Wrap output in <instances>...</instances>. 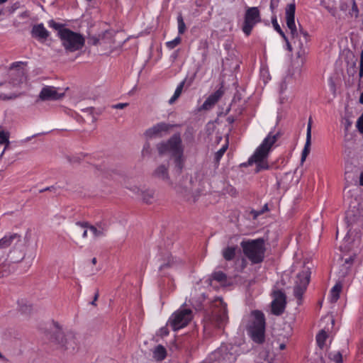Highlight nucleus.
<instances>
[{
    "mask_svg": "<svg viewBox=\"0 0 363 363\" xmlns=\"http://www.w3.org/2000/svg\"><path fill=\"white\" fill-rule=\"evenodd\" d=\"M60 39L65 50L69 52L81 50L85 43V39L82 35L69 29L60 31Z\"/></svg>",
    "mask_w": 363,
    "mask_h": 363,
    "instance_id": "nucleus-5",
    "label": "nucleus"
},
{
    "mask_svg": "<svg viewBox=\"0 0 363 363\" xmlns=\"http://www.w3.org/2000/svg\"><path fill=\"white\" fill-rule=\"evenodd\" d=\"M65 96V92H60V89L52 86H45L40 91L38 99L43 101H57Z\"/></svg>",
    "mask_w": 363,
    "mask_h": 363,
    "instance_id": "nucleus-15",
    "label": "nucleus"
},
{
    "mask_svg": "<svg viewBox=\"0 0 363 363\" xmlns=\"http://www.w3.org/2000/svg\"><path fill=\"white\" fill-rule=\"evenodd\" d=\"M359 184L361 186H363V172H361L360 176H359Z\"/></svg>",
    "mask_w": 363,
    "mask_h": 363,
    "instance_id": "nucleus-58",
    "label": "nucleus"
},
{
    "mask_svg": "<svg viewBox=\"0 0 363 363\" xmlns=\"http://www.w3.org/2000/svg\"><path fill=\"white\" fill-rule=\"evenodd\" d=\"M192 318L191 309L183 308L174 313L168 321L174 330H177L188 325Z\"/></svg>",
    "mask_w": 363,
    "mask_h": 363,
    "instance_id": "nucleus-8",
    "label": "nucleus"
},
{
    "mask_svg": "<svg viewBox=\"0 0 363 363\" xmlns=\"http://www.w3.org/2000/svg\"><path fill=\"white\" fill-rule=\"evenodd\" d=\"M0 359H6L5 357L0 352Z\"/></svg>",
    "mask_w": 363,
    "mask_h": 363,
    "instance_id": "nucleus-62",
    "label": "nucleus"
},
{
    "mask_svg": "<svg viewBox=\"0 0 363 363\" xmlns=\"http://www.w3.org/2000/svg\"><path fill=\"white\" fill-rule=\"evenodd\" d=\"M7 0H0V4H2V3H4L5 1H6Z\"/></svg>",
    "mask_w": 363,
    "mask_h": 363,
    "instance_id": "nucleus-64",
    "label": "nucleus"
},
{
    "mask_svg": "<svg viewBox=\"0 0 363 363\" xmlns=\"http://www.w3.org/2000/svg\"><path fill=\"white\" fill-rule=\"evenodd\" d=\"M157 150L160 155L170 154L174 157L177 154H183L184 150L179 135L174 134L168 140L158 143Z\"/></svg>",
    "mask_w": 363,
    "mask_h": 363,
    "instance_id": "nucleus-6",
    "label": "nucleus"
},
{
    "mask_svg": "<svg viewBox=\"0 0 363 363\" xmlns=\"http://www.w3.org/2000/svg\"><path fill=\"white\" fill-rule=\"evenodd\" d=\"M285 42L286 43L287 49L289 51H291L292 50V46H291V43H289V39H287V41H285Z\"/></svg>",
    "mask_w": 363,
    "mask_h": 363,
    "instance_id": "nucleus-56",
    "label": "nucleus"
},
{
    "mask_svg": "<svg viewBox=\"0 0 363 363\" xmlns=\"http://www.w3.org/2000/svg\"><path fill=\"white\" fill-rule=\"evenodd\" d=\"M342 285L340 281H338L330 291L331 302H336L340 298V293L342 291Z\"/></svg>",
    "mask_w": 363,
    "mask_h": 363,
    "instance_id": "nucleus-30",
    "label": "nucleus"
},
{
    "mask_svg": "<svg viewBox=\"0 0 363 363\" xmlns=\"http://www.w3.org/2000/svg\"><path fill=\"white\" fill-rule=\"evenodd\" d=\"M89 223L77 222L71 228L70 237L77 245H81L82 240L87 238Z\"/></svg>",
    "mask_w": 363,
    "mask_h": 363,
    "instance_id": "nucleus-12",
    "label": "nucleus"
},
{
    "mask_svg": "<svg viewBox=\"0 0 363 363\" xmlns=\"http://www.w3.org/2000/svg\"><path fill=\"white\" fill-rule=\"evenodd\" d=\"M244 255L253 264H259L264 259L266 251L265 241L263 238L243 240L240 243Z\"/></svg>",
    "mask_w": 363,
    "mask_h": 363,
    "instance_id": "nucleus-3",
    "label": "nucleus"
},
{
    "mask_svg": "<svg viewBox=\"0 0 363 363\" xmlns=\"http://www.w3.org/2000/svg\"><path fill=\"white\" fill-rule=\"evenodd\" d=\"M228 144L224 145L218 151H217L215 154V159L217 162H218L220 158L223 157V154L228 149Z\"/></svg>",
    "mask_w": 363,
    "mask_h": 363,
    "instance_id": "nucleus-37",
    "label": "nucleus"
},
{
    "mask_svg": "<svg viewBox=\"0 0 363 363\" xmlns=\"http://www.w3.org/2000/svg\"><path fill=\"white\" fill-rule=\"evenodd\" d=\"M177 23H178V32L179 34H183L186 30V25L184 23V21L182 14H179L177 16Z\"/></svg>",
    "mask_w": 363,
    "mask_h": 363,
    "instance_id": "nucleus-34",
    "label": "nucleus"
},
{
    "mask_svg": "<svg viewBox=\"0 0 363 363\" xmlns=\"http://www.w3.org/2000/svg\"><path fill=\"white\" fill-rule=\"evenodd\" d=\"M295 3H291L287 5L285 12L286 22L287 27L290 30L291 38L293 40V43L295 45H298L300 50L298 52V56H300L302 53H304L305 52L304 45L301 42L300 36H303L305 43H306L308 39V34L306 31H304L301 29L300 30L299 33L297 31L295 24Z\"/></svg>",
    "mask_w": 363,
    "mask_h": 363,
    "instance_id": "nucleus-2",
    "label": "nucleus"
},
{
    "mask_svg": "<svg viewBox=\"0 0 363 363\" xmlns=\"http://www.w3.org/2000/svg\"><path fill=\"white\" fill-rule=\"evenodd\" d=\"M99 296V291H97L94 295L93 301L91 302V304L93 306H96V301L98 299Z\"/></svg>",
    "mask_w": 363,
    "mask_h": 363,
    "instance_id": "nucleus-49",
    "label": "nucleus"
},
{
    "mask_svg": "<svg viewBox=\"0 0 363 363\" xmlns=\"http://www.w3.org/2000/svg\"><path fill=\"white\" fill-rule=\"evenodd\" d=\"M180 43H181V38L177 37L174 40L167 42L166 45L168 48L173 49L176 46H177Z\"/></svg>",
    "mask_w": 363,
    "mask_h": 363,
    "instance_id": "nucleus-38",
    "label": "nucleus"
},
{
    "mask_svg": "<svg viewBox=\"0 0 363 363\" xmlns=\"http://www.w3.org/2000/svg\"><path fill=\"white\" fill-rule=\"evenodd\" d=\"M72 338L73 335L72 334L65 335L63 332L59 328L55 329L51 337L52 341L56 342L65 349H69V347L74 348V346L72 344H69V342L68 341Z\"/></svg>",
    "mask_w": 363,
    "mask_h": 363,
    "instance_id": "nucleus-17",
    "label": "nucleus"
},
{
    "mask_svg": "<svg viewBox=\"0 0 363 363\" xmlns=\"http://www.w3.org/2000/svg\"><path fill=\"white\" fill-rule=\"evenodd\" d=\"M152 177L154 179L160 180L173 187V182H172L169 174L168 164H161L158 165L152 172Z\"/></svg>",
    "mask_w": 363,
    "mask_h": 363,
    "instance_id": "nucleus-16",
    "label": "nucleus"
},
{
    "mask_svg": "<svg viewBox=\"0 0 363 363\" xmlns=\"http://www.w3.org/2000/svg\"><path fill=\"white\" fill-rule=\"evenodd\" d=\"M93 111H94V108H92V107H88V108H86L82 110V111L87 112L89 114H92Z\"/></svg>",
    "mask_w": 363,
    "mask_h": 363,
    "instance_id": "nucleus-50",
    "label": "nucleus"
},
{
    "mask_svg": "<svg viewBox=\"0 0 363 363\" xmlns=\"http://www.w3.org/2000/svg\"><path fill=\"white\" fill-rule=\"evenodd\" d=\"M279 136V133H277L275 134L269 133L249 159V164H252L253 163L256 164V172L269 169V166L268 164L267 157L272 146L277 141Z\"/></svg>",
    "mask_w": 363,
    "mask_h": 363,
    "instance_id": "nucleus-1",
    "label": "nucleus"
},
{
    "mask_svg": "<svg viewBox=\"0 0 363 363\" xmlns=\"http://www.w3.org/2000/svg\"><path fill=\"white\" fill-rule=\"evenodd\" d=\"M223 94V91L220 89L211 94L203 102L202 108L204 110L211 108L218 101Z\"/></svg>",
    "mask_w": 363,
    "mask_h": 363,
    "instance_id": "nucleus-21",
    "label": "nucleus"
},
{
    "mask_svg": "<svg viewBox=\"0 0 363 363\" xmlns=\"http://www.w3.org/2000/svg\"><path fill=\"white\" fill-rule=\"evenodd\" d=\"M162 335H168L169 332L166 328H162L161 330Z\"/></svg>",
    "mask_w": 363,
    "mask_h": 363,
    "instance_id": "nucleus-52",
    "label": "nucleus"
},
{
    "mask_svg": "<svg viewBox=\"0 0 363 363\" xmlns=\"http://www.w3.org/2000/svg\"><path fill=\"white\" fill-rule=\"evenodd\" d=\"M269 211V208H268V205L266 203L263 207L260 210V211L262 212V213H264V212H267Z\"/></svg>",
    "mask_w": 363,
    "mask_h": 363,
    "instance_id": "nucleus-54",
    "label": "nucleus"
},
{
    "mask_svg": "<svg viewBox=\"0 0 363 363\" xmlns=\"http://www.w3.org/2000/svg\"><path fill=\"white\" fill-rule=\"evenodd\" d=\"M185 82H186V79L183 80L177 87L175 91H174V95L172 96V97L169 100V103L170 104H172L174 103V101L180 96L182 92V90H183V88H184V86L185 84Z\"/></svg>",
    "mask_w": 363,
    "mask_h": 363,
    "instance_id": "nucleus-31",
    "label": "nucleus"
},
{
    "mask_svg": "<svg viewBox=\"0 0 363 363\" xmlns=\"http://www.w3.org/2000/svg\"><path fill=\"white\" fill-rule=\"evenodd\" d=\"M238 247L236 246L227 247L223 250L222 255L227 261L233 260L235 257Z\"/></svg>",
    "mask_w": 363,
    "mask_h": 363,
    "instance_id": "nucleus-28",
    "label": "nucleus"
},
{
    "mask_svg": "<svg viewBox=\"0 0 363 363\" xmlns=\"http://www.w3.org/2000/svg\"><path fill=\"white\" fill-rule=\"evenodd\" d=\"M359 76L360 78L363 77V66H359Z\"/></svg>",
    "mask_w": 363,
    "mask_h": 363,
    "instance_id": "nucleus-57",
    "label": "nucleus"
},
{
    "mask_svg": "<svg viewBox=\"0 0 363 363\" xmlns=\"http://www.w3.org/2000/svg\"><path fill=\"white\" fill-rule=\"evenodd\" d=\"M311 128H312V119L309 118L308 125H307V131H306V143L302 151L301 162L303 163L310 153L311 151Z\"/></svg>",
    "mask_w": 363,
    "mask_h": 363,
    "instance_id": "nucleus-19",
    "label": "nucleus"
},
{
    "mask_svg": "<svg viewBox=\"0 0 363 363\" xmlns=\"http://www.w3.org/2000/svg\"><path fill=\"white\" fill-rule=\"evenodd\" d=\"M89 41L90 43H91L94 45H96L99 43V39L96 37H90L89 38Z\"/></svg>",
    "mask_w": 363,
    "mask_h": 363,
    "instance_id": "nucleus-46",
    "label": "nucleus"
},
{
    "mask_svg": "<svg viewBox=\"0 0 363 363\" xmlns=\"http://www.w3.org/2000/svg\"><path fill=\"white\" fill-rule=\"evenodd\" d=\"M128 106V103H119L115 105H113V108L116 109H123Z\"/></svg>",
    "mask_w": 363,
    "mask_h": 363,
    "instance_id": "nucleus-42",
    "label": "nucleus"
},
{
    "mask_svg": "<svg viewBox=\"0 0 363 363\" xmlns=\"http://www.w3.org/2000/svg\"><path fill=\"white\" fill-rule=\"evenodd\" d=\"M359 66H363V50L360 53Z\"/></svg>",
    "mask_w": 363,
    "mask_h": 363,
    "instance_id": "nucleus-55",
    "label": "nucleus"
},
{
    "mask_svg": "<svg viewBox=\"0 0 363 363\" xmlns=\"http://www.w3.org/2000/svg\"><path fill=\"white\" fill-rule=\"evenodd\" d=\"M237 355L231 345H221L211 354V358L218 363H234Z\"/></svg>",
    "mask_w": 363,
    "mask_h": 363,
    "instance_id": "nucleus-7",
    "label": "nucleus"
},
{
    "mask_svg": "<svg viewBox=\"0 0 363 363\" xmlns=\"http://www.w3.org/2000/svg\"><path fill=\"white\" fill-rule=\"evenodd\" d=\"M279 0H271L270 2V9L272 11H274L275 8L278 6Z\"/></svg>",
    "mask_w": 363,
    "mask_h": 363,
    "instance_id": "nucleus-45",
    "label": "nucleus"
},
{
    "mask_svg": "<svg viewBox=\"0 0 363 363\" xmlns=\"http://www.w3.org/2000/svg\"><path fill=\"white\" fill-rule=\"evenodd\" d=\"M150 145L149 143H146L145 145H144V147H143V155H150Z\"/></svg>",
    "mask_w": 363,
    "mask_h": 363,
    "instance_id": "nucleus-43",
    "label": "nucleus"
},
{
    "mask_svg": "<svg viewBox=\"0 0 363 363\" xmlns=\"http://www.w3.org/2000/svg\"><path fill=\"white\" fill-rule=\"evenodd\" d=\"M228 121L230 122V123H233V118H231L230 117H228Z\"/></svg>",
    "mask_w": 363,
    "mask_h": 363,
    "instance_id": "nucleus-61",
    "label": "nucleus"
},
{
    "mask_svg": "<svg viewBox=\"0 0 363 363\" xmlns=\"http://www.w3.org/2000/svg\"><path fill=\"white\" fill-rule=\"evenodd\" d=\"M272 23L273 25V27L275 29L276 31H279L280 30H281L280 26L279 25L278 22H277V18L276 16H274V18H272Z\"/></svg>",
    "mask_w": 363,
    "mask_h": 363,
    "instance_id": "nucleus-41",
    "label": "nucleus"
},
{
    "mask_svg": "<svg viewBox=\"0 0 363 363\" xmlns=\"http://www.w3.org/2000/svg\"><path fill=\"white\" fill-rule=\"evenodd\" d=\"M18 95H16V94H13L10 96H6V95H1L0 96V98L4 99V100H7V99H16L18 97Z\"/></svg>",
    "mask_w": 363,
    "mask_h": 363,
    "instance_id": "nucleus-47",
    "label": "nucleus"
},
{
    "mask_svg": "<svg viewBox=\"0 0 363 363\" xmlns=\"http://www.w3.org/2000/svg\"><path fill=\"white\" fill-rule=\"evenodd\" d=\"M247 332L252 340L258 344L264 341L265 318L260 311H253L250 315Z\"/></svg>",
    "mask_w": 363,
    "mask_h": 363,
    "instance_id": "nucleus-4",
    "label": "nucleus"
},
{
    "mask_svg": "<svg viewBox=\"0 0 363 363\" xmlns=\"http://www.w3.org/2000/svg\"><path fill=\"white\" fill-rule=\"evenodd\" d=\"M31 35L39 40L45 41L49 37L50 33L43 23H39L33 26Z\"/></svg>",
    "mask_w": 363,
    "mask_h": 363,
    "instance_id": "nucleus-20",
    "label": "nucleus"
},
{
    "mask_svg": "<svg viewBox=\"0 0 363 363\" xmlns=\"http://www.w3.org/2000/svg\"><path fill=\"white\" fill-rule=\"evenodd\" d=\"M203 46L205 48H207L208 45H207V43L205 42L203 43Z\"/></svg>",
    "mask_w": 363,
    "mask_h": 363,
    "instance_id": "nucleus-63",
    "label": "nucleus"
},
{
    "mask_svg": "<svg viewBox=\"0 0 363 363\" xmlns=\"http://www.w3.org/2000/svg\"><path fill=\"white\" fill-rule=\"evenodd\" d=\"M329 358L335 362V363H342V355L340 352H330L328 354Z\"/></svg>",
    "mask_w": 363,
    "mask_h": 363,
    "instance_id": "nucleus-33",
    "label": "nucleus"
},
{
    "mask_svg": "<svg viewBox=\"0 0 363 363\" xmlns=\"http://www.w3.org/2000/svg\"><path fill=\"white\" fill-rule=\"evenodd\" d=\"M323 320L327 322V323H330V325H331V327L333 326L334 323H335L334 319L332 318L331 317H325V318H324Z\"/></svg>",
    "mask_w": 363,
    "mask_h": 363,
    "instance_id": "nucleus-48",
    "label": "nucleus"
},
{
    "mask_svg": "<svg viewBox=\"0 0 363 363\" xmlns=\"http://www.w3.org/2000/svg\"><path fill=\"white\" fill-rule=\"evenodd\" d=\"M329 328H325L322 329L316 335V342L318 345V347L320 349H323L325 346V342L328 337Z\"/></svg>",
    "mask_w": 363,
    "mask_h": 363,
    "instance_id": "nucleus-27",
    "label": "nucleus"
},
{
    "mask_svg": "<svg viewBox=\"0 0 363 363\" xmlns=\"http://www.w3.org/2000/svg\"><path fill=\"white\" fill-rule=\"evenodd\" d=\"M357 128L358 130L363 134V113L357 121Z\"/></svg>",
    "mask_w": 363,
    "mask_h": 363,
    "instance_id": "nucleus-40",
    "label": "nucleus"
},
{
    "mask_svg": "<svg viewBox=\"0 0 363 363\" xmlns=\"http://www.w3.org/2000/svg\"><path fill=\"white\" fill-rule=\"evenodd\" d=\"M23 63L18 62L12 64L9 70V82L13 86H18L26 81Z\"/></svg>",
    "mask_w": 363,
    "mask_h": 363,
    "instance_id": "nucleus-11",
    "label": "nucleus"
},
{
    "mask_svg": "<svg viewBox=\"0 0 363 363\" xmlns=\"http://www.w3.org/2000/svg\"><path fill=\"white\" fill-rule=\"evenodd\" d=\"M91 263L93 264H96V258L94 257L92 259H91Z\"/></svg>",
    "mask_w": 363,
    "mask_h": 363,
    "instance_id": "nucleus-60",
    "label": "nucleus"
},
{
    "mask_svg": "<svg viewBox=\"0 0 363 363\" xmlns=\"http://www.w3.org/2000/svg\"><path fill=\"white\" fill-rule=\"evenodd\" d=\"M173 126L164 122L158 123L147 129L144 134L147 138H162L167 135Z\"/></svg>",
    "mask_w": 363,
    "mask_h": 363,
    "instance_id": "nucleus-13",
    "label": "nucleus"
},
{
    "mask_svg": "<svg viewBox=\"0 0 363 363\" xmlns=\"http://www.w3.org/2000/svg\"><path fill=\"white\" fill-rule=\"evenodd\" d=\"M135 194L141 198L143 202L146 203H152L155 199V191L152 189L143 190L135 187L134 189Z\"/></svg>",
    "mask_w": 363,
    "mask_h": 363,
    "instance_id": "nucleus-23",
    "label": "nucleus"
},
{
    "mask_svg": "<svg viewBox=\"0 0 363 363\" xmlns=\"http://www.w3.org/2000/svg\"><path fill=\"white\" fill-rule=\"evenodd\" d=\"M213 318L216 321V327L220 328L228 320V314L226 306H223L218 313H215Z\"/></svg>",
    "mask_w": 363,
    "mask_h": 363,
    "instance_id": "nucleus-25",
    "label": "nucleus"
},
{
    "mask_svg": "<svg viewBox=\"0 0 363 363\" xmlns=\"http://www.w3.org/2000/svg\"><path fill=\"white\" fill-rule=\"evenodd\" d=\"M89 230L93 235L94 239L103 237L107 231V226L102 223H96L95 225L89 224Z\"/></svg>",
    "mask_w": 363,
    "mask_h": 363,
    "instance_id": "nucleus-22",
    "label": "nucleus"
},
{
    "mask_svg": "<svg viewBox=\"0 0 363 363\" xmlns=\"http://www.w3.org/2000/svg\"><path fill=\"white\" fill-rule=\"evenodd\" d=\"M166 355V349L161 345H157L153 351V357L157 361L163 360Z\"/></svg>",
    "mask_w": 363,
    "mask_h": 363,
    "instance_id": "nucleus-29",
    "label": "nucleus"
},
{
    "mask_svg": "<svg viewBox=\"0 0 363 363\" xmlns=\"http://www.w3.org/2000/svg\"><path fill=\"white\" fill-rule=\"evenodd\" d=\"M274 299L271 303L272 313L275 315H281L286 308V295L278 290L273 293Z\"/></svg>",
    "mask_w": 363,
    "mask_h": 363,
    "instance_id": "nucleus-14",
    "label": "nucleus"
},
{
    "mask_svg": "<svg viewBox=\"0 0 363 363\" xmlns=\"http://www.w3.org/2000/svg\"><path fill=\"white\" fill-rule=\"evenodd\" d=\"M48 25L50 27L54 28L55 30L58 31V36L60 37V32L66 29L64 28V25L61 23H56L54 20H50L48 22Z\"/></svg>",
    "mask_w": 363,
    "mask_h": 363,
    "instance_id": "nucleus-35",
    "label": "nucleus"
},
{
    "mask_svg": "<svg viewBox=\"0 0 363 363\" xmlns=\"http://www.w3.org/2000/svg\"><path fill=\"white\" fill-rule=\"evenodd\" d=\"M261 21L260 13L257 7L248 8L244 16V22L242 27L243 33L250 35L254 26Z\"/></svg>",
    "mask_w": 363,
    "mask_h": 363,
    "instance_id": "nucleus-9",
    "label": "nucleus"
},
{
    "mask_svg": "<svg viewBox=\"0 0 363 363\" xmlns=\"http://www.w3.org/2000/svg\"><path fill=\"white\" fill-rule=\"evenodd\" d=\"M354 257L355 256H350L349 257L345 258L344 259V262L340 267L338 272H335L337 274H338L340 279L344 278L348 274L349 271L350 270L353 264Z\"/></svg>",
    "mask_w": 363,
    "mask_h": 363,
    "instance_id": "nucleus-24",
    "label": "nucleus"
},
{
    "mask_svg": "<svg viewBox=\"0 0 363 363\" xmlns=\"http://www.w3.org/2000/svg\"><path fill=\"white\" fill-rule=\"evenodd\" d=\"M310 280V272L308 269H303L299 272L296 277L295 285L294 287V296L298 299V304L306 290L307 286Z\"/></svg>",
    "mask_w": 363,
    "mask_h": 363,
    "instance_id": "nucleus-10",
    "label": "nucleus"
},
{
    "mask_svg": "<svg viewBox=\"0 0 363 363\" xmlns=\"http://www.w3.org/2000/svg\"><path fill=\"white\" fill-rule=\"evenodd\" d=\"M21 241V235L18 233H13L5 235L0 239V250L10 247L13 244H16Z\"/></svg>",
    "mask_w": 363,
    "mask_h": 363,
    "instance_id": "nucleus-18",
    "label": "nucleus"
},
{
    "mask_svg": "<svg viewBox=\"0 0 363 363\" xmlns=\"http://www.w3.org/2000/svg\"><path fill=\"white\" fill-rule=\"evenodd\" d=\"M278 33L280 34V35L283 38V39L284 40V41H287V39L288 38L286 36L285 33H284V31L281 30H280L279 31H278Z\"/></svg>",
    "mask_w": 363,
    "mask_h": 363,
    "instance_id": "nucleus-51",
    "label": "nucleus"
},
{
    "mask_svg": "<svg viewBox=\"0 0 363 363\" xmlns=\"http://www.w3.org/2000/svg\"><path fill=\"white\" fill-rule=\"evenodd\" d=\"M213 278L218 281H224L227 277L223 272H216L213 274Z\"/></svg>",
    "mask_w": 363,
    "mask_h": 363,
    "instance_id": "nucleus-36",
    "label": "nucleus"
},
{
    "mask_svg": "<svg viewBox=\"0 0 363 363\" xmlns=\"http://www.w3.org/2000/svg\"><path fill=\"white\" fill-rule=\"evenodd\" d=\"M285 347H286V345L284 344H281L279 345V349L280 350H284V349H285Z\"/></svg>",
    "mask_w": 363,
    "mask_h": 363,
    "instance_id": "nucleus-59",
    "label": "nucleus"
},
{
    "mask_svg": "<svg viewBox=\"0 0 363 363\" xmlns=\"http://www.w3.org/2000/svg\"><path fill=\"white\" fill-rule=\"evenodd\" d=\"M174 157L176 167L178 169L179 172H181L184 167L183 154H177V155L174 156Z\"/></svg>",
    "mask_w": 363,
    "mask_h": 363,
    "instance_id": "nucleus-32",
    "label": "nucleus"
},
{
    "mask_svg": "<svg viewBox=\"0 0 363 363\" xmlns=\"http://www.w3.org/2000/svg\"><path fill=\"white\" fill-rule=\"evenodd\" d=\"M174 264V261L173 259L172 260H169L166 264H164L162 265H161L160 267V269H164L167 267H173Z\"/></svg>",
    "mask_w": 363,
    "mask_h": 363,
    "instance_id": "nucleus-44",
    "label": "nucleus"
},
{
    "mask_svg": "<svg viewBox=\"0 0 363 363\" xmlns=\"http://www.w3.org/2000/svg\"><path fill=\"white\" fill-rule=\"evenodd\" d=\"M350 13L352 16L354 15L355 18L358 17L359 9H358L357 5L354 1H353Z\"/></svg>",
    "mask_w": 363,
    "mask_h": 363,
    "instance_id": "nucleus-39",
    "label": "nucleus"
},
{
    "mask_svg": "<svg viewBox=\"0 0 363 363\" xmlns=\"http://www.w3.org/2000/svg\"><path fill=\"white\" fill-rule=\"evenodd\" d=\"M252 213H253L255 218H257V216L262 214L260 211H253Z\"/></svg>",
    "mask_w": 363,
    "mask_h": 363,
    "instance_id": "nucleus-53",
    "label": "nucleus"
},
{
    "mask_svg": "<svg viewBox=\"0 0 363 363\" xmlns=\"http://www.w3.org/2000/svg\"><path fill=\"white\" fill-rule=\"evenodd\" d=\"M9 138L10 132L6 130L3 126L0 125V145H4V149L1 155L4 153L5 150L10 145Z\"/></svg>",
    "mask_w": 363,
    "mask_h": 363,
    "instance_id": "nucleus-26",
    "label": "nucleus"
}]
</instances>
